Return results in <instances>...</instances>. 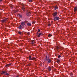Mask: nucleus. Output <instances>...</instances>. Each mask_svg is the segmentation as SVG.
I'll use <instances>...</instances> for the list:
<instances>
[{"label": "nucleus", "mask_w": 77, "mask_h": 77, "mask_svg": "<svg viewBox=\"0 0 77 77\" xmlns=\"http://www.w3.org/2000/svg\"><path fill=\"white\" fill-rule=\"evenodd\" d=\"M60 19V18L59 17H55L54 18V21H57V20H59Z\"/></svg>", "instance_id": "f257e3e1"}, {"label": "nucleus", "mask_w": 77, "mask_h": 77, "mask_svg": "<svg viewBox=\"0 0 77 77\" xmlns=\"http://www.w3.org/2000/svg\"><path fill=\"white\" fill-rule=\"evenodd\" d=\"M8 18H6L3 20H2V23H6L8 21Z\"/></svg>", "instance_id": "f03ea898"}, {"label": "nucleus", "mask_w": 77, "mask_h": 77, "mask_svg": "<svg viewBox=\"0 0 77 77\" xmlns=\"http://www.w3.org/2000/svg\"><path fill=\"white\" fill-rule=\"evenodd\" d=\"M48 63H50V62H51V60L50 59H49V58L48 57V59L47 58H46V60H45V61H48Z\"/></svg>", "instance_id": "7ed1b4c3"}, {"label": "nucleus", "mask_w": 77, "mask_h": 77, "mask_svg": "<svg viewBox=\"0 0 77 77\" xmlns=\"http://www.w3.org/2000/svg\"><path fill=\"white\" fill-rule=\"evenodd\" d=\"M26 15L27 16H29V15H30V13L29 11H27L26 13Z\"/></svg>", "instance_id": "20e7f679"}, {"label": "nucleus", "mask_w": 77, "mask_h": 77, "mask_svg": "<svg viewBox=\"0 0 77 77\" xmlns=\"http://www.w3.org/2000/svg\"><path fill=\"white\" fill-rule=\"evenodd\" d=\"M57 13L56 12L54 13L53 14V17H56V16H57Z\"/></svg>", "instance_id": "39448f33"}, {"label": "nucleus", "mask_w": 77, "mask_h": 77, "mask_svg": "<svg viewBox=\"0 0 77 77\" xmlns=\"http://www.w3.org/2000/svg\"><path fill=\"white\" fill-rule=\"evenodd\" d=\"M25 22H23L21 23V26H24L25 24Z\"/></svg>", "instance_id": "423d86ee"}, {"label": "nucleus", "mask_w": 77, "mask_h": 77, "mask_svg": "<svg viewBox=\"0 0 77 77\" xmlns=\"http://www.w3.org/2000/svg\"><path fill=\"white\" fill-rule=\"evenodd\" d=\"M74 12H77V8L76 7H75L74 8Z\"/></svg>", "instance_id": "0eeeda50"}, {"label": "nucleus", "mask_w": 77, "mask_h": 77, "mask_svg": "<svg viewBox=\"0 0 77 77\" xmlns=\"http://www.w3.org/2000/svg\"><path fill=\"white\" fill-rule=\"evenodd\" d=\"M19 29H23V26H22L21 25H20L19 27H18Z\"/></svg>", "instance_id": "6e6552de"}, {"label": "nucleus", "mask_w": 77, "mask_h": 77, "mask_svg": "<svg viewBox=\"0 0 77 77\" xmlns=\"http://www.w3.org/2000/svg\"><path fill=\"white\" fill-rule=\"evenodd\" d=\"M29 60H32V56L31 55L29 56Z\"/></svg>", "instance_id": "1a4fd4ad"}, {"label": "nucleus", "mask_w": 77, "mask_h": 77, "mask_svg": "<svg viewBox=\"0 0 77 77\" xmlns=\"http://www.w3.org/2000/svg\"><path fill=\"white\" fill-rule=\"evenodd\" d=\"M48 71H50L51 70V67H48Z\"/></svg>", "instance_id": "9d476101"}, {"label": "nucleus", "mask_w": 77, "mask_h": 77, "mask_svg": "<svg viewBox=\"0 0 77 77\" xmlns=\"http://www.w3.org/2000/svg\"><path fill=\"white\" fill-rule=\"evenodd\" d=\"M27 25V26H31V24L30 23H28Z\"/></svg>", "instance_id": "9b49d317"}, {"label": "nucleus", "mask_w": 77, "mask_h": 77, "mask_svg": "<svg viewBox=\"0 0 77 77\" xmlns=\"http://www.w3.org/2000/svg\"><path fill=\"white\" fill-rule=\"evenodd\" d=\"M56 48L57 50H59L60 49V47H56Z\"/></svg>", "instance_id": "f8f14e48"}, {"label": "nucleus", "mask_w": 77, "mask_h": 77, "mask_svg": "<svg viewBox=\"0 0 77 77\" xmlns=\"http://www.w3.org/2000/svg\"><path fill=\"white\" fill-rule=\"evenodd\" d=\"M23 11H25L26 10V8L24 7H23L22 8Z\"/></svg>", "instance_id": "ddd939ff"}, {"label": "nucleus", "mask_w": 77, "mask_h": 77, "mask_svg": "<svg viewBox=\"0 0 77 77\" xmlns=\"http://www.w3.org/2000/svg\"><path fill=\"white\" fill-rule=\"evenodd\" d=\"M10 7L11 8V9H12L14 7V6H13V5H10Z\"/></svg>", "instance_id": "4468645a"}, {"label": "nucleus", "mask_w": 77, "mask_h": 77, "mask_svg": "<svg viewBox=\"0 0 77 77\" xmlns=\"http://www.w3.org/2000/svg\"><path fill=\"white\" fill-rule=\"evenodd\" d=\"M10 65H11V64H8L7 65H6L5 66H10Z\"/></svg>", "instance_id": "2eb2a0df"}, {"label": "nucleus", "mask_w": 77, "mask_h": 77, "mask_svg": "<svg viewBox=\"0 0 77 77\" xmlns=\"http://www.w3.org/2000/svg\"><path fill=\"white\" fill-rule=\"evenodd\" d=\"M41 34H42V33H39V34H38V37H40V36L41 35Z\"/></svg>", "instance_id": "dca6fc26"}, {"label": "nucleus", "mask_w": 77, "mask_h": 77, "mask_svg": "<svg viewBox=\"0 0 77 77\" xmlns=\"http://www.w3.org/2000/svg\"><path fill=\"white\" fill-rule=\"evenodd\" d=\"M34 43H35V41H34V40L32 41L31 42V44H34Z\"/></svg>", "instance_id": "f3484780"}, {"label": "nucleus", "mask_w": 77, "mask_h": 77, "mask_svg": "<svg viewBox=\"0 0 77 77\" xmlns=\"http://www.w3.org/2000/svg\"><path fill=\"white\" fill-rule=\"evenodd\" d=\"M2 72L3 73V74H5V73H6V72L2 71Z\"/></svg>", "instance_id": "a211bd4d"}, {"label": "nucleus", "mask_w": 77, "mask_h": 77, "mask_svg": "<svg viewBox=\"0 0 77 77\" xmlns=\"http://www.w3.org/2000/svg\"><path fill=\"white\" fill-rule=\"evenodd\" d=\"M52 36V35L50 34L48 35V37H49L50 38Z\"/></svg>", "instance_id": "6ab92c4d"}, {"label": "nucleus", "mask_w": 77, "mask_h": 77, "mask_svg": "<svg viewBox=\"0 0 77 77\" xmlns=\"http://www.w3.org/2000/svg\"><path fill=\"white\" fill-rule=\"evenodd\" d=\"M36 59V58L35 57H32L31 60H35Z\"/></svg>", "instance_id": "aec40b11"}, {"label": "nucleus", "mask_w": 77, "mask_h": 77, "mask_svg": "<svg viewBox=\"0 0 77 77\" xmlns=\"http://www.w3.org/2000/svg\"><path fill=\"white\" fill-rule=\"evenodd\" d=\"M19 17L20 18H22L23 16H22V15H19Z\"/></svg>", "instance_id": "412c9836"}, {"label": "nucleus", "mask_w": 77, "mask_h": 77, "mask_svg": "<svg viewBox=\"0 0 77 77\" xmlns=\"http://www.w3.org/2000/svg\"><path fill=\"white\" fill-rule=\"evenodd\" d=\"M60 62V60H57V63H59V62Z\"/></svg>", "instance_id": "4be33fe9"}, {"label": "nucleus", "mask_w": 77, "mask_h": 77, "mask_svg": "<svg viewBox=\"0 0 77 77\" xmlns=\"http://www.w3.org/2000/svg\"><path fill=\"white\" fill-rule=\"evenodd\" d=\"M57 9V6H56L55 7V10H56Z\"/></svg>", "instance_id": "5701e85b"}, {"label": "nucleus", "mask_w": 77, "mask_h": 77, "mask_svg": "<svg viewBox=\"0 0 77 77\" xmlns=\"http://www.w3.org/2000/svg\"><path fill=\"white\" fill-rule=\"evenodd\" d=\"M18 33L19 34H20H20H21V32H18Z\"/></svg>", "instance_id": "b1692460"}, {"label": "nucleus", "mask_w": 77, "mask_h": 77, "mask_svg": "<svg viewBox=\"0 0 77 77\" xmlns=\"http://www.w3.org/2000/svg\"><path fill=\"white\" fill-rule=\"evenodd\" d=\"M61 56L60 55H59L58 57V58H59H59H60V57Z\"/></svg>", "instance_id": "393cba45"}, {"label": "nucleus", "mask_w": 77, "mask_h": 77, "mask_svg": "<svg viewBox=\"0 0 77 77\" xmlns=\"http://www.w3.org/2000/svg\"><path fill=\"white\" fill-rule=\"evenodd\" d=\"M5 74H6V75H9V73H7Z\"/></svg>", "instance_id": "a878e982"}, {"label": "nucleus", "mask_w": 77, "mask_h": 77, "mask_svg": "<svg viewBox=\"0 0 77 77\" xmlns=\"http://www.w3.org/2000/svg\"><path fill=\"white\" fill-rule=\"evenodd\" d=\"M48 26H51V24H48Z\"/></svg>", "instance_id": "bb28decb"}, {"label": "nucleus", "mask_w": 77, "mask_h": 77, "mask_svg": "<svg viewBox=\"0 0 77 77\" xmlns=\"http://www.w3.org/2000/svg\"><path fill=\"white\" fill-rule=\"evenodd\" d=\"M29 2H32V0H29Z\"/></svg>", "instance_id": "cd10ccee"}, {"label": "nucleus", "mask_w": 77, "mask_h": 77, "mask_svg": "<svg viewBox=\"0 0 77 77\" xmlns=\"http://www.w3.org/2000/svg\"><path fill=\"white\" fill-rule=\"evenodd\" d=\"M27 34L28 35H29L30 34V32H28Z\"/></svg>", "instance_id": "c85d7f7f"}, {"label": "nucleus", "mask_w": 77, "mask_h": 77, "mask_svg": "<svg viewBox=\"0 0 77 77\" xmlns=\"http://www.w3.org/2000/svg\"><path fill=\"white\" fill-rule=\"evenodd\" d=\"M40 32V30L39 29H38V32Z\"/></svg>", "instance_id": "c756f323"}, {"label": "nucleus", "mask_w": 77, "mask_h": 77, "mask_svg": "<svg viewBox=\"0 0 77 77\" xmlns=\"http://www.w3.org/2000/svg\"><path fill=\"white\" fill-rule=\"evenodd\" d=\"M18 10H16V12H18Z\"/></svg>", "instance_id": "7c9ffc66"}, {"label": "nucleus", "mask_w": 77, "mask_h": 77, "mask_svg": "<svg viewBox=\"0 0 77 77\" xmlns=\"http://www.w3.org/2000/svg\"><path fill=\"white\" fill-rule=\"evenodd\" d=\"M2 0H0V2H2Z\"/></svg>", "instance_id": "2f4dec72"}]
</instances>
